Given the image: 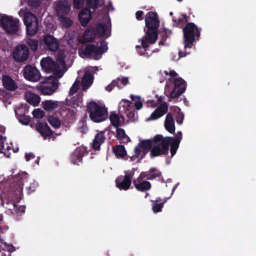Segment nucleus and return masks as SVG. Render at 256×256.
<instances>
[{
  "label": "nucleus",
  "mask_w": 256,
  "mask_h": 256,
  "mask_svg": "<svg viewBox=\"0 0 256 256\" xmlns=\"http://www.w3.org/2000/svg\"><path fill=\"white\" fill-rule=\"evenodd\" d=\"M182 139V132H178L174 138H164L162 135H156L152 140H144L134 148V154L130 157V160L138 162L144 156L150 148V154L152 156L164 154L168 152L170 146L171 157H172L176 154Z\"/></svg>",
  "instance_id": "nucleus-1"
},
{
  "label": "nucleus",
  "mask_w": 256,
  "mask_h": 256,
  "mask_svg": "<svg viewBox=\"0 0 256 256\" xmlns=\"http://www.w3.org/2000/svg\"><path fill=\"white\" fill-rule=\"evenodd\" d=\"M28 174L25 172H20L12 178L13 182L11 190L6 193L3 190L2 196V206L8 214L21 216L25 212L24 206L18 205L22 199V190L24 185L28 182Z\"/></svg>",
  "instance_id": "nucleus-2"
},
{
  "label": "nucleus",
  "mask_w": 256,
  "mask_h": 256,
  "mask_svg": "<svg viewBox=\"0 0 256 256\" xmlns=\"http://www.w3.org/2000/svg\"><path fill=\"white\" fill-rule=\"evenodd\" d=\"M145 23L148 28L147 32L145 36L139 40L140 45H137L136 48L140 55L148 58L151 54L146 52L148 46V44H154L158 38L160 20L157 13L153 12H148L145 17Z\"/></svg>",
  "instance_id": "nucleus-3"
},
{
  "label": "nucleus",
  "mask_w": 256,
  "mask_h": 256,
  "mask_svg": "<svg viewBox=\"0 0 256 256\" xmlns=\"http://www.w3.org/2000/svg\"><path fill=\"white\" fill-rule=\"evenodd\" d=\"M66 58V52H60L56 62L50 57L44 58L41 60L40 65L46 72H52L57 78H61L67 70Z\"/></svg>",
  "instance_id": "nucleus-4"
},
{
  "label": "nucleus",
  "mask_w": 256,
  "mask_h": 256,
  "mask_svg": "<svg viewBox=\"0 0 256 256\" xmlns=\"http://www.w3.org/2000/svg\"><path fill=\"white\" fill-rule=\"evenodd\" d=\"M119 112L122 114L120 118L115 112H112L110 120L112 124L114 127H118L124 123V116H126L129 121H134L136 118L132 104L126 100H122L119 103Z\"/></svg>",
  "instance_id": "nucleus-5"
},
{
  "label": "nucleus",
  "mask_w": 256,
  "mask_h": 256,
  "mask_svg": "<svg viewBox=\"0 0 256 256\" xmlns=\"http://www.w3.org/2000/svg\"><path fill=\"white\" fill-rule=\"evenodd\" d=\"M164 72L166 75L169 74L172 78L166 82V90L170 93V97L176 98L180 96L186 90V82L182 78H175L177 74L174 71L171 70L170 72L164 71Z\"/></svg>",
  "instance_id": "nucleus-6"
},
{
  "label": "nucleus",
  "mask_w": 256,
  "mask_h": 256,
  "mask_svg": "<svg viewBox=\"0 0 256 256\" xmlns=\"http://www.w3.org/2000/svg\"><path fill=\"white\" fill-rule=\"evenodd\" d=\"M108 50L106 42L104 40H102L100 44H96V46L93 44L82 46L78 52L80 56L82 58H88L98 60Z\"/></svg>",
  "instance_id": "nucleus-7"
},
{
  "label": "nucleus",
  "mask_w": 256,
  "mask_h": 256,
  "mask_svg": "<svg viewBox=\"0 0 256 256\" xmlns=\"http://www.w3.org/2000/svg\"><path fill=\"white\" fill-rule=\"evenodd\" d=\"M87 111L90 118L94 122L104 121L108 115L104 105L100 102L92 101L88 103Z\"/></svg>",
  "instance_id": "nucleus-8"
},
{
  "label": "nucleus",
  "mask_w": 256,
  "mask_h": 256,
  "mask_svg": "<svg viewBox=\"0 0 256 256\" xmlns=\"http://www.w3.org/2000/svg\"><path fill=\"white\" fill-rule=\"evenodd\" d=\"M18 14L23 18L27 34L30 36L34 35L38 31V26L36 17L28 8H21Z\"/></svg>",
  "instance_id": "nucleus-9"
},
{
  "label": "nucleus",
  "mask_w": 256,
  "mask_h": 256,
  "mask_svg": "<svg viewBox=\"0 0 256 256\" xmlns=\"http://www.w3.org/2000/svg\"><path fill=\"white\" fill-rule=\"evenodd\" d=\"M184 47L186 50L190 48L195 40L200 36V29L192 22L188 23L183 29Z\"/></svg>",
  "instance_id": "nucleus-10"
},
{
  "label": "nucleus",
  "mask_w": 256,
  "mask_h": 256,
  "mask_svg": "<svg viewBox=\"0 0 256 256\" xmlns=\"http://www.w3.org/2000/svg\"><path fill=\"white\" fill-rule=\"evenodd\" d=\"M58 87V80L52 76L46 78L37 86L38 89L44 94H52Z\"/></svg>",
  "instance_id": "nucleus-11"
},
{
  "label": "nucleus",
  "mask_w": 256,
  "mask_h": 256,
  "mask_svg": "<svg viewBox=\"0 0 256 256\" xmlns=\"http://www.w3.org/2000/svg\"><path fill=\"white\" fill-rule=\"evenodd\" d=\"M136 168L124 172V176H118L116 180V186L120 190H127L131 185V180L134 174Z\"/></svg>",
  "instance_id": "nucleus-12"
},
{
  "label": "nucleus",
  "mask_w": 256,
  "mask_h": 256,
  "mask_svg": "<svg viewBox=\"0 0 256 256\" xmlns=\"http://www.w3.org/2000/svg\"><path fill=\"white\" fill-rule=\"evenodd\" d=\"M0 24L8 33L14 34L18 30V20L12 17L3 16L0 18Z\"/></svg>",
  "instance_id": "nucleus-13"
},
{
  "label": "nucleus",
  "mask_w": 256,
  "mask_h": 256,
  "mask_svg": "<svg viewBox=\"0 0 256 256\" xmlns=\"http://www.w3.org/2000/svg\"><path fill=\"white\" fill-rule=\"evenodd\" d=\"M12 54L16 61L24 62L28 57L29 50L26 46L20 45L14 48Z\"/></svg>",
  "instance_id": "nucleus-14"
},
{
  "label": "nucleus",
  "mask_w": 256,
  "mask_h": 256,
  "mask_svg": "<svg viewBox=\"0 0 256 256\" xmlns=\"http://www.w3.org/2000/svg\"><path fill=\"white\" fill-rule=\"evenodd\" d=\"M146 177V174L142 172L139 176L134 180L133 184L138 190L144 192L150 189L151 187L150 182L144 180Z\"/></svg>",
  "instance_id": "nucleus-15"
},
{
  "label": "nucleus",
  "mask_w": 256,
  "mask_h": 256,
  "mask_svg": "<svg viewBox=\"0 0 256 256\" xmlns=\"http://www.w3.org/2000/svg\"><path fill=\"white\" fill-rule=\"evenodd\" d=\"M24 76L25 78L33 82H38L40 77L38 70L31 66H27L24 68Z\"/></svg>",
  "instance_id": "nucleus-16"
},
{
  "label": "nucleus",
  "mask_w": 256,
  "mask_h": 256,
  "mask_svg": "<svg viewBox=\"0 0 256 256\" xmlns=\"http://www.w3.org/2000/svg\"><path fill=\"white\" fill-rule=\"evenodd\" d=\"M107 20L106 24L100 23L96 26V30L98 34L104 38H108L111 34L110 20L107 16Z\"/></svg>",
  "instance_id": "nucleus-17"
},
{
  "label": "nucleus",
  "mask_w": 256,
  "mask_h": 256,
  "mask_svg": "<svg viewBox=\"0 0 256 256\" xmlns=\"http://www.w3.org/2000/svg\"><path fill=\"white\" fill-rule=\"evenodd\" d=\"M96 67H91L84 74L82 80V86L84 90L88 89L93 82V76L90 72H94L97 70Z\"/></svg>",
  "instance_id": "nucleus-18"
},
{
  "label": "nucleus",
  "mask_w": 256,
  "mask_h": 256,
  "mask_svg": "<svg viewBox=\"0 0 256 256\" xmlns=\"http://www.w3.org/2000/svg\"><path fill=\"white\" fill-rule=\"evenodd\" d=\"M6 137L0 135V158H10L12 150V144L6 143Z\"/></svg>",
  "instance_id": "nucleus-19"
},
{
  "label": "nucleus",
  "mask_w": 256,
  "mask_h": 256,
  "mask_svg": "<svg viewBox=\"0 0 256 256\" xmlns=\"http://www.w3.org/2000/svg\"><path fill=\"white\" fill-rule=\"evenodd\" d=\"M84 148L79 147L74 150L70 156V160L72 164H78L82 161V158L84 155Z\"/></svg>",
  "instance_id": "nucleus-20"
},
{
  "label": "nucleus",
  "mask_w": 256,
  "mask_h": 256,
  "mask_svg": "<svg viewBox=\"0 0 256 256\" xmlns=\"http://www.w3.org/2000/svg\"><path fill=\"white\" fill-rule=\"evenodd\" d=\"M168 111V106L164 103L158 106L150 116L146 118V121L156 120L162 116Z\"/></svg>",
  "instance_id": "nucleus-21"
},
{
  "label": "nucleus",
  "mask_w": 256,
  "mask_h": 256,
  "mask_svg": "<svg viewBox=\"0 0 256 256\" xmlns=\"http://www.w3.org/2000/svg\"><path fill=\"white\" fill-rule=\"evenodd\" d=\"M36 128L37 130L40 134L41 136L44 138L50 136L52 134V132L46 122H39Z\"/></svg>",
  "instance_id": "nucleus-22"
},
{
  "label": "nucleus",
  "mask_w": 256,
  "mask_h": 256,
  "mask_svg": "<svg viewBox=\"0 0 256 256\" xmlns=\"http://www.w3.org/2000/svg\"><path fill=\"white\" fill-rule=\"evenodd\" d=\"M44 42L46 48L52 51L56 50L59 47L57 40L50 35H46L44 38Z\"/></svg>",
  "instance_id": "nucleus-23"
},
{
  "label": "nucleus",
  "mask_w": 256,
  "mask_h": 256,
  "mask_svg": "<svg viewBox=\"0 0 256 256\" xmlns=\"http://www.w3.org/2000/svg\"><path fill=\"white\" fill-rule=\"evenodd\" d=\"M71 8L70 4L65 0H59L56 2V11L58 14H67Z\"/></svg>",
  "instance_id": "nucleus-24"
},
{
  "label": "nucleus",
  "mask_w": 256,
  "mask_h": 256,
  "mask_svg": "<svg viewBox=\"0 0 256 256\" xmlns=\"http://www.w3.org/2000/svg\"><path fill=\"white\" fill-rule=\"evenodd\" d=\"M4 86L7 90L14 91L17 88L16 82L8 76H4L2 79Z\"/></svg>",
  "instance_id": "nucleus-25"
},
{
  "label": "nucleus",
  "mask_w": 256,
  "mask_h": 256,
  "mask_svg": "<svg viewBox=\"0 0 256 256\" xmlns=\"http://www.w3.org/2000/svg\"><path fill=\"white\" fill-rule=\"evenodd\" d=\"M164 127L166 130L171 134L175 132V124L173 116L170 114H168L166 118Z\"/></svg>",
  "instance_id": "nucleus-26"
},
{
  "label": "nucleus",
  "mask_w": 256,
  "mask_h": 256,
  "mask_svg": "<svg viewBox=\"0 0 256 256\" xmlns=\"http://www.w3.org/2000/svg\"><path fill=\"white\" fill-rule=\"evenodd\" d=\"M79 20L83 26H85L91 19L90 10L86 8L83 9L79 14Z\"/></svg>",
  "instance_id": "nucleus-27"
},
{
  "label": "nucleus",
  "mask_w": 256,
  "mask_h": 256,
  "mask_svg": "<svg viewBox=\"0 0 256 256\" xmlns=\"http://www.w3.org/2000/svg\"><path fill=\"white\" fill-rule=\"evenodd\" d=\"M105 136L104 132H100L98 133L94 136V138L92 142V147L96 150H98L101 144L104 142Z\"/></svg>",
  "instance_id": "nucleus-28"
},
{
  "label": "nucleus",
  "mask_w": 256,
  "mask_h": 256,
  "mask_svg": "<svg viewBox=\"0 0 256 256\" xmlns=\"http://www.w3.org/2000/svg\"><path fill=\"white\" fill-rule=\"evenodd\" d=\"M60 104L58 101L52 100H46L42 102V107L46 111H52L55 110Z\"/></svg>",
  "instance_id": "nucleus-29"
},
{
  "label": "nucleus",
  "mask_w": 256,
  "mask_h": 256,
  "mask_svg": "<svg viewBox=\"0 0 256 256\" xmlns=\"http://www.w3.org/2000/svg\"><path fill=\"white\" fill-rule=\"evenodd\" d=\"M26 101L30 104L34 106H36L40 103V96L32 92H27L26 94Z\"/></svg>",
  "instance_id": "nucleus-30"
},
{
  "label": "nucleus",
  "mask_w": 256,
  "mask_h": 256,
  "mask_svg": "<svg viewBox=\"0 0 256 256\" xmlns=\"http://www.w3.org/2000/svg\"><path fill=\"white\" fill-rule=\"evenodd\" d=\"M130 98L136 110H140L142 108L144 100L140 96L131 94Z\"/></svg>",
  "instance_id": "nucleus-31"
},
{
  "label": "nucleus",
  "mask_w": 256,
  "mask_h": 256,
  "mask_svg": "<svg viewBox=\"0 0 256 256\" xmlns=\"http://www.w3.org/2000/svg\"><path fill=\"white\" fill-rule=\"evenodd\" d=\"M113 150L118 158H123L126 156V152L124 146H118L114 148Z\"/></svg>",
  "instance_id": "nucleus-32"
},
{
  "label": "nucleus",
  "mask_w": 256,
  "mask_h": 256,
  "mask_svg": "<svg viewBox=\"0 0 256 256\" xmlns=\"http://www.w3.org/2000/svg\"><path fill=\"white\" fill-rule=\"evenodd\" d=\"M117 138L123 142H126L129 141V138L126 135L124 130L120 128H117L116 131Z\"/></svg>",
  "instance_id": "nucleus-33"
},
{
  "label": "nucleus",
  "mask_w": 256,
  "mask_h": 256,
  "mask_svg": "<svg viewBox=\"0 0 256 256\" xmlns=\"http://www.w3.org/2000/svg\"><path fill=\"white\" fill-rule=\"evenodd\" d=\"M94 34L92 28H88L82 36V40L84 42H91L94 38Z\"/></svg>",
  "instance_id": "nucleus-34"
},
{
  "label": "nucleus",
  "mask_w": 256,
  "mask_h": 256,
  "mask_svg": "<svg viewBox=\"0 0 256 256\" xmlns=\"http://www.w3.org/2000/svg\"><path fill=\"white\" fill-rule=\"evenodd\" d=\"M155 202L152 206V210L154 212L156 213L162 211V210L164 206V204L158 203L161 202V198H157L155 200Z\"/></svg>",
  "instance_id": "nucleus-35"
},
{
  "label": "nucleus",
  "mask_w": 256,
  "mask_h": 256,
  "mask_svg": "<svg viewBox=\"0 0 256 256\" xmlns=\"http://www.w3.org/2000/svg\"><path fill=\"white\" fill-rule=\"evenodd\" d=\"M26 188L30 191L31 192H34L36 190V188L38 186V182H36L33 179H30L29 181L26 184Z\"/></svg>",
  "instance_id": "nucleus-36"
},
{
  "label": "nucleus",
  "mask_w": 256,
  "mask_h": 256,
  "mask_svg": "<svg viewBox=\"0 0 256 256\" xmlns=\"http://www.w3.org/2000/svg\"><path fill=\"white\" fill-rule=\"evenodd\" d=\"M82 98L80 96H74L72 98L71 102L72 104V106L74 108H76L78 106H81L82 104Z\"/></svg>",
  "instance_id": "nucleus-37"
},
{
  "label": "nucleus",
  "mask_w": 256,
  "mask_h": 256,
  "mask_svg": "<svg viewBox=\"0 0 256 256\" xmlns=\"http://www.w3.org/2000/svg\"><path fill=\"white\" fill-rule=\"evenodd\" d=\"M59 20L62 26L66 28L70 26L72 24V21L67 17L60 16Z\"/></svg>",
  "instance_id": "nucleus-38"
},
{
  "label": "nucleus",
  "mask_w": 256,
  "mask_h": 256,
  "mask_svg": "<svg viewBox=\"0 0 256 256\" xmlns=\"http://www.w3.org/2000/svg\"><path fill=\"white\" fill-rule=\"evenodd\" d=\"M1 243L2 244L0 246V247L4 250H7L10 252H13L16 250L15 248L12 244H8L4 240H2Z\"/></svg>",
  "instance_id": "nucleus-39"
},
{
  "label": "nucleus",
  "mask_w": 256,
  "mask_h": 256,
  "mask_svg": "<svg viewBox=\"0 0 256 256\" xmlns=\"http://www.w3.org/2000/svg\"><path fill=\"white\" fill-rule=\"evenodd\" d=\"M15 113L17 118L18 119L19 122L24 125H28L30 122V118L29 117L24 116H18L16 112V110H15Z\"/></svg>",
  "instance_id": "nucleus-40"
},
{
  "label": "nucleus",
  "mask_w": 256,
  "mask_h": 256,
  "mask_svg": "<svg viewBox=\"0 0 256 256\" xmlns=\"http://www.w3.org/2000/svg\"><path fill=\"white\" fill-rule=\"evenodd\" d=\"M48 122L52 126L56 128H59L60 126V122L56 118L50 117Z\"/></svg>",
  "instance_id": "nucleus-41"
},
{
  "label": "nucleus",
  "mask_w": 256,
  "mask_h": 256,
  "mask_svg": "<svg viewBox=\"0 0 256 256\" xmlns=\"http://www.w3.org/2000/svg\"><path fill=\"white\" fill-rule=\"evenodd\" d=\"M27 44L30 47L33 51H35L38 49V42L34 39L28 38L27 40Z\"/></svg>",
  "instance_id": "nucleus-42"
},
{
  "label": "nucleus",
  "mask_w": 256,
  "mask_h": 256,
  "mask_svg": "<svg viewBox=\"0 0 256 256\" xmlns=\"http://www.w3.org/2000/svg\"><path fill=\"white\" fill-rule=\"evenodd\" d=\"M162 101L161 98H158V96H156L155 99L154 100H149L147 102L148 105L149 106L151 107H155L160 102Z\"/></svg>",
  "instance_id": "nucleus-43"
},
{
  "label": "nucleus",
  "mask_w": 256,
  "mask_h": 256,
  "mask_svg": "<svg viewBox=\"0 0 256 256\" xmlns=\"http://www.w3.org/2000/svg\"><path fill=\"white\" fill-rule=\"evenodd\" d=\"M33 116L36 118H42L45 116V112L40 108L34 109L32 112Z\"/></svg>",
  "instance_id": "nucleus-44"
},
{
  "label": "nucleus",
  "mask_w": 256,
  "mask_h": 256,
  "mask_svg": "<svg viewBox=\"0 0 256 256\" xmlns=\"http://www.w3.org/2000/svg\"><path fill=\"white\" fill-rule=\"evenodd\" d=\"M160 173L156 170L153 168L150 170V173L148 175L146 174V177L148 180H152L160 175Z\"/></svg>",
  "instance_id": "nucleus-45"
},
{
  "label": "nucleus",
  "mask_w": 256,
  "mask_h": 256,
  "mask_svg": "<svg viewBox=\"0 0 256 256\" xmlns=\"http://www.w3.org/2000/svg\"><path fill=\"white\" fill-rule=\"evenodd\" d=\"M80 80L79 79L76 78L75 82L74 83L72 86H71L70 90V94L72 95L74 94L78 90L79 86Z\"/></svg>",
  "instance_id": "nucleus-46"
},
{
  "label": "nucleus",
  "mask_w": 256,
  "mask_h": 256,
  "mask_svg": "<svg viewBox=\"0 0 256 256\" xmlns=\"http://www.w3.org/2000/svg\"><path fill=\"white\" fill-rule=\"evenodd\" d=\"M177 109L178 110V114L176 118V120L178 124H181L183 122L184 114L180 112V110L179 108H178Z\"/></svg>",
  "instance_id": "nucleus-47"
},
{
  "label": "nucleus",
  "mask_w": 256,
  "mask_h": 256,
  "mask_svg": "<svg viewBox=\"0 0 256 256\" xmlns=\"http://www.w3.org/2000/svg\"><path fill=\"white\" fill-rule=\"evenodd\" d=\"M87 6L90 8H96L98 4V0H87Z\"/></svg>",
  "instance_id": "nucleus-48"
},
{
  "label": "nucleus",
  "mask_w": 256,
  "mask_h": 256,
  "mask_svg": "<svg viewBox=\"0 0 256 256\" xmlns=\"http://www.w3.org/2000/svg\"><path fill=\"white\" fill-rule=\"evenodd\" d=\"M84 0H74V6L76 8H80L84 4Z\"/></svg>",
  "instance_id": "nucleus-49"
},
{
  "label": "nucleus",
  "mask_w": 256,
  "mask_h": 256,
  "mask_svg": "<svg viewBox=\"0 0 256 256\" xmlns=\"http://www.w3.org/2000/svg\"><path fill=\"white\" fill-rule=\"evenodd\" d=\"M119 80V82L122 84V86H126L128 83V77L123 76L121 78H118Z\"/></svg>",
  "instance_id": "nucleus-50"
},
{
  "label": "nucleus",
  "mask_w": 256,
  "mask_h": 256,
  "mask_svg": "<svg viewBox=\"0 0 256 256\" xmlns=\"http://www.w3.org/2000/svg\"><path fill=\"white\" fill-rule=\"evenodd\" d=\"M190 54V52H187L186 53H184L182 51L180 50L178 52V56H174L173 58V60L175 61L178 60L180 58L184 57L186 56L187 54Z\"/></svg>",
  "instance_id": "nucleus-51"
},
{
  "label": "nucleus",
  "mask_w": 256,
  "mask_h": 256,
  "mask_svg": "<svg viewBox=\"0 0 256 256\" xmlns=\"http://www.w3.org/2000/svg\"><path fill=\"white\" fill-rule=\"evenodd\" d=\"M28 4L30 6H38L40 3V0H28Z\"/></svg>",
  "instance_id": "nucleus-52"
},
{
  "label": "nucleus",
  "mask_w": 256,
  "mask_h": 256,
  "mask_svg": "<svg viewBox=\"0 0 256 256\" xmlns=\"http://www.w3.org/2000/svg\"><path fill=\"white\" fill-rule=\"evenodd\" d=\"M34 158L35 156L32 153L29 152L26 153L25 154V158L26 162H28L32 159H34Z\"/></svg>",
  "instance_id": "nucleus-53"
},
{
  "label": "nucleus",
  "mask_w": 256,
  "mask_h": 256,
  "mask_svg": "<svg viewBox=\"0 0 256 256\" xmlns=\"http://www.w3.org/2000/svg\"><path fill=\"white\" fill-rule=\"evenodd\" d=\"M116 82H114L113 80L110 84H109L108 86L106 87V90L108 91V92H111L115 87L114 84H116Z\"/></svg>",
  "instance_id": "nucleus-54"
},
{
  "label": "nucleus",
  "mask_w": 256,
  "mask_h": 256,
  "mask_svg": "<svg viewBox=\"0 0 256 256\" xmlns=\"http://www.w3.org/2000/svg\"><path fill=\"white\" fill-rule=\"evenodd\" d=\"M144 12L142 10L138 11L136 12V17L137 20H142L143 19L142 14Z\"/></svg>",
  "instance_id": "nucleus-55"
},
{
  "label": "nucleus",
  "mask_w": 256,
  "mask_h": 256,
  "mask_svg": "<svg viewBox=\"0 0 256 256\" xmlns=\"http://www.w3.org/2000/svg\"><path fill=\"white\" fill-rule=\"evenodd\" d=\"M4 176H0V198H2V194H3V190L2 189V186L3 184V180H4Z\"/></svg>",
  "instance_id": "nucleus-56"
},
{
  "label": "nucleus",
  "mask_w": 256,
  "mask_h": 256,
  "mask_svg": "<svg viewBox=\"0 0 256 256\" xmlns=\"http://www.w3.org/2000/svg\"><path fill=\"white\" fill-rule=\"evenodd\" d=\"M114 82H116V84H114L115 86H117L119 89L122 88H123L122 84H120V82H119L118 78H117L116 80H114Z\"/></svg>",
  "instance_id": "nucleus-57"
},
{
  "label": "nucleus",
  "mask_w": 256,
  "mask_h": 256,
  "mask_svg": "<svg viewBox=\"0 0 256 256\" xmlns=\"http://www.w3.org/2000/svg\"><path fill=\"white\" fill-rule=\"evenodd\" d=\"M5 128L3 126L0 125V132L3 133L5 132Z\"/></svg>",
  "instance_id": "nucleus-58"
},
{
  "label": "nucleus",
  "mask_w": 256,
  "mask_h": 256,
  "mask_svg": "<svg viewBox=\"0 0 256 256\" xmlns=\"http://www.w3.org/2000/svg\"><path fill=\"white\" fill-rule=\"evenodd\" d=\"M4 102L6 108L8 106V104H11V102L10 100L4 101Z\"/></svg>",
  "instance_id": "nucleus-59"
},
{
  "label": "nucleus",
  "mask_w": 256,
  "mask_h": 256,
  "mask_svg": "<svg viewBox=\"0 0 256 256\" xmlns=\"http://www.w3.org/2000/svg\"><path fill=\"white\" fill-rule=\"evenodd\" d=\"M114 10V8L112 6V4L111 2L108 3V10Z\"/></svg>",
  "instance_id": "nucleus-60"
},
{
  "label": "nucleus",
  "mask_w": 256,
  "mask_h": 256,
  "mask_svg": "<svg viewBox=\"0 0 256 256\" xmlns=\"http://www.w3.org/2000/svg\"><path fill=\"white\" fill-rule=\"evenodd\" d=\"M178 184H175L174 186L173 187L172 189V194L171 195H172L174 192V191L176 189V188H177V186H178Z\"/></svg>",
  "instance_id": "nucleus-61"
},
{
  "label": "nucleus",
  "mask_w": 256,
  "mask_h": 256,
  "mask_svg": "<svg viewBox=\"0 0 256 256\" xmlns=\"http://www.w3.org/2000/svg\"><path fill=\"white\" fill-rule=\"evenodd\" d=\"M170 198V197L164 198L162 200H161V201H162V203L164 204V203L166 202L167 200Z\"/></svg>",
  "instance_id": "nucleus-62"
},
{
  "label": "nucleus",
  "mask_w": 256,
  "mask_h": 256,
  "mask_svg": "<svg viewBox=\"0 0 256 256\" xmlns=\"http://www.w3.org/2000/svg\"><path fill=\"white\" fill-rule=\"evenodd\" d=\"M159 44L160 45H161V44H164V43L162 41H160L158 42Z\"/></svg>",
  "instance_id": "nucleus-63"
},
{
  "label": "nucleus",
  "mask_w": 256,
  "mask_h": 256,
  "mask_svg": "<svg viewBox=\"0 0 256 256\" xmlns=\"http://www.w3.org/2000/svg\"><path fill=\"white\" fill-rule=\"evenodd\" d=\"M166 33H170V34L171 33V31L170 30H168L167 31H166Z\"/></svg>",
  "instance_id": "nucleus-64"
}]
</instances>
